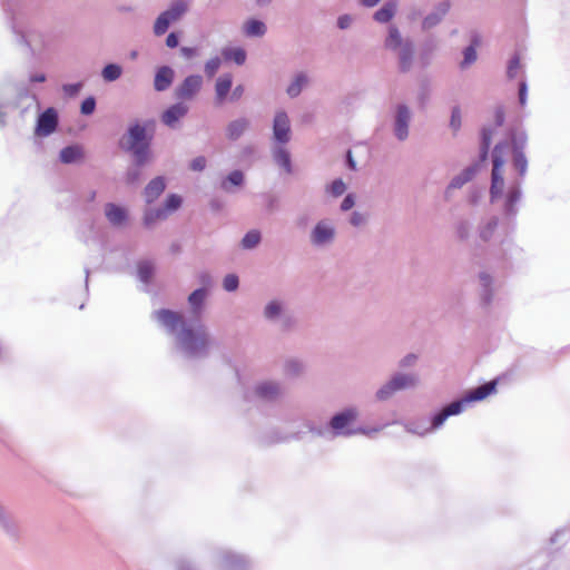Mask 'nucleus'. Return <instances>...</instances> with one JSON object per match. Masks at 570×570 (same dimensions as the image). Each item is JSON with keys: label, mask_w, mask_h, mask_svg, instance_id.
I'll list each match as a JSON object with an SVG mask.
<instances>
[{"label": "nucleus", "mask_w": 570, "mask_h": 570, "mask_svg": "<svg viewBox=\"0 0 570 570\" xmlns=\"http://www.w3.org/2000/svg\"><path fill=\"white\" fill-rule=\"evenodd\" d=\"M151 317L175 336L176 346L185 356L205 358L209 355L213 340L202 318H185L167 308L154 311Z\"/></svg>", "instance_id": "f257e3e1"}, {"label": "nucleus", "mask_w": 570, "mask_h": 570, "mask_svg": "<svg viewBox=\"0 0 570 570\" xmlns=\"http://www.w3.org/2000/svg\"><path fill=\"white\" fill-rule=\"evenodd\" d=\"M153 136L147 132V124L134 122L129 125L126 134L119 140V147L132 156V165L127 168L125 181L128 185H138L141 180V168L151 159Z\"/></svg>", "instance_id": "f03ea898"}, {"label": "nucleus", "mask_w": 570, "mask_h": 570, "mask_svg": "<svg viewBox=\"0 0 570 570\" xmlns=\"http://www.w3.org/2000/svg\"><path fill=\"white\" fill-rule=\"evenodd\" d=\"M6 10L11 12L12 30L17 35L18 42L27 46L33 53L35 50L21 29L41 16V2L39 0H10L6 4Z\"/></svg>", "instance_id": "7ed1b4c3"}, {"label": "nucleus", "mask_w": 570, "mask_h": 570, "mask_svg": "<svg viewBox=\"0 0 570 570\" xmlns=\"http://www.w3.org/2000/svg\"><path fill=\"white\" fill-rule=\"evenodd\" d=\"M384 47L396 53L400 72L406 73L411 70L415 53L414 42L411 38H403L395 24L389 26Z\"/></svg>", "instance_id": "20e7f679"}, {"label": "nucleus", "mask_w": 570, "mask_h": 570, "mask_svg": "<svg viewBox=\"0 0 570 570\" xmlns=\"http://www.w3.org/2000/svg\"><path fill=\"white\" fill-rule=\"evenodd\" d=\"M510 150V144L508 141L498 142L492 151V173H491V186H490V200L491 203L497 202L501 198L504 188V178L502 175V167L505 163V156Z\"/></svg>", "instance_id": "39448f33"}, {"label": "nucleus", "mask_w": 570, "mask_h": 570, "mask_svg": "<svg viewBox=\"0 0 570 570\" xmlns=\"http://www.w3.org/2000/svg\"><path fill=\"white\" fill-rule=\"evenodd\" d=\"M358 417V410L354 406L335 413L330 422L328 429L333 436H351L356 433H366L364 429H351L350 425Z\"/></svg>", "instance_id": "423d86ee"}, {"label": "nucleus", "mask_w": 570, "mask_h": 570, "mask_svg": "<svg viewBox=\"0 0 570 570\" xmlns=\"http://www.w3.org/2000/svg\"><path fill=\"white\" fill-rule=\"evenodd\" d=\"M392 131L396 140L403 142L410 136L413 111L406 102H397L391 109Z\"/></svg>", "instance_id": "0eeeda50"}, {"label": "nucleus", "mask_w": 570, "mask_h": 570, "mask_svg": "<svg viewBox=\"0 0 570 570\" xmlns=\"http://www.w3.org/2000/svg\"><path fill=\"white\" fill-rule=\"evenodd\" d=\"M189 4L186 0H173L165 11H163L154 22V33L163 36L171 23L179 21L188 11Z\"/></svg>", "instance_id": "6e6552de"}, {"label": "nucleus", "mask_w": 570, "mask_h": 570, "mask_svg": "<svg viewBox=\"0 0 570 570\" xmlns=\"http://www.w3.org/2000/svg\"><path fill=\"white\" fill-rule=\"evenodd\" d=\"M495 387L497 381L484 383L475 389L470 390L462 399L455 400L445 405L443 410L445 413H449V416L460 414L463 411L465 404L485 399L488 395L495 391Z\"/></svg>", "instance_id": "1a4fd4ad"}, {"label": "nucleus", "mask_w": 570, "mask_h": 570, "mask_svg": "<svg viewBox=\"0 0 570 570\" xmlns=\"http://www.w3.org/2000/svg\"><path fill=\"white\" fill-rule=\"evenodd\" d=\"M336 238L334 222L330 218L320 219L309 233V244L315 248H327Z\"/></svg>", "instance_id": "9d476101"}, {"label": "nucleus", "mask_w": 570, "mask_h": 570, "mask_svg": "<svg viewBox=\"0 0 570 570\" xmlns=\"http://www.w3.org/2000/svg\"><path fill=\"white\" fill-rule=\"evenodd\" d=\"M254 394L263 402L274 403L285 395V387L281 381L265 380L256 383Z\"/></svg>", "instance_id": "9b49d317"}, {"label": "nucleus", "mask_w": 570, "mask_h": 570, "mask_svg": "<svg viewBox=\"0 0 570 570\" xmlns=\"http://www.w3.org/2000/svg\"><path fill=\"white\" fill-rule=\"evenodd\" d=\"M292 137L291 120L285 110H277L273 119V139L277 145H286Z\"/></svg>", "instance_id": "f8f14e48"}, {"label": "nucleus", "mask_w": 570, "mask_h": 570, "mask_svg": "<svg viewBox=\"0 0 570 570\" xmlns=\"http://www.w3.org/2000/svg\"><path fill=\"white\" fill-rule=\"evenodd\" d=\"M203 87V77L190 75L175 89V98L179 100H191Z\"/></svg>", "instance_id": "ddd939ff"}, {"label": "nucleus", "mask_w": 570, "mask_h": 570, "mask_svg": "<svg viewBox=\"0 0 570 570\" xmlns=\"http://www.w3.org/2000/svg\"><path fill=\"white\" fill-rule=\"evenodd\" d=\"M482 166H483V164H481L480 161L476 160L473 164H471L470 166H468L466 168H464L460 174L455 175L451 179L450 184L448 185V187L445 189V198L450 199L452 190L460 189L465 184L471 181Z\"/></svg>", "instance_id": "4468645a"}, {"label": "nucleus", "mask_w": 570, "mask_h": 570, "mask_svg": "<svg viewBox=\"0 0 570 570\" xmlns=\"http://www.w3.org/2000/svg\"><path fill=\"white\" fill-rule=\"evenodd\" d=\"M450 9L451 3L449 1H441L436 3L433 10L423 18L421 29L423 31H428L439 26L446 17Z\"/></svg>", "instance_id": "2eb2a0df"}, {"label": "nucleus", "mask_w": 570, "mask_h": 570, "mask_svg": "<svg viewBox=\"0 0 570 570\" xmlns=\"http://www.w3.org/2000/svg\"><path fill=\"white\" fill-rule=\"evenodd\" d=\"M58 126V112L55 108H48L37 119L36 135L49 136Z\"/></svg>", "instance_id": "dca6fc26"}, {"label": "nucleus", "mask_w": 570, "mask_h": 570, "mask_svg": "<svg viewBox=\"0 0 570 570\" xmlns=\"http://www.w3.org/2000/svg\"><path fill=\"white\" fill-rule=\"evenodd\" d=\"M0 529L10 538L18 539L20 534L19 524L12 513L0 501Z\"/></svg>", "instance_id": "f3484780"}, {"label": "nucleus", "mask_w": 570, "mask_h": 570, "mask_svg": "<svg viewBox=\"0 0 570 570\" xmlns=\"http://www.w3.org/2000/svg\"><path fill=\"white\" fill-rule=\"evenodd\" d=\"M188 110V106L184 102H176L163 112L161 121L169 128H175L177 122L187 115Z\"/></svg>", "instance_id": "a211bd4d"}, {"label": "nucleus", "mask_w": 570, "mask_h": 570, "mask_svg": "<svg viewBox=\"0 0 570 570\" xmlns=\"http://www.w3.org/2000/svg\"><path fill=\"white\" fill-rule=\"evenodd\" d=\"M390 382L395 387L396 392L403 390L415 389L419 385V376L415 373L395 372Z\"/></svg>", "instance_id": "6ab92c4d"}, {"label": "nucleus", "mask_w": 570, "mask_h": 570, "mask_svg": "<svg viewBox=\"0 0 570 570\" xmlns=\"http://www.w3.org/2000/svg\"><path fill=\"white\" fill-rule=\"evenodd\" d=\"M207 296L208 291L205 288H197L189 294L187 299L191 313V316L189 318H202Z\"/></svg>", "instance_id": "aec40b11"}, {"label": "nucleus", "mask_w": 570, "mask_h": 570, "mask_svg": "<svg viewBox=\"0 0 570 570\" xmlns=\"http://www.w3.org/2000/svg\"><path fill=\"white\" fill-rule=\"evenodd\" d=\"M105 216L114 227L124 226L128 219L127 210L114 203H107L105 205Z\"/></svg>", "instance_id": "412c9836"}, {"label": "nucleus", "mask_w": 570, "mask_h": 570, "mask_svg": "<svg viewBox=\"0 0 570 570\" xmlns=\"http://www.w3.org/2000/svg\"><path fill=\"white\" fill-rule=\"evenodd\" d=\"M282 370L286 379L294 380L305 374L306 364L301 358L288 357L283 362Z\"/></svg>", "instance_id": "4be33fe9"}, {"label": "nucleus", "mask_w": 570, "mask_h": 570, "mask_svg": "<svg viewBox=\"0 0 570 570\" xmlns=\"http://www.w3.org/2000/svg\"><path fill=\"white\" fill-rule=\"evenodd\" d=\"M175 78V71L169 66H161L157 69L155 79H154V88L156 91H165L167 90Z\"/></svg>", "instance_id": "5701e85b"}, {"label": "nucleus", "mask_w": 570, "mask_h": 570, "mask_svg": "<svg viewBox=\"0 0 570 570\" xmlns=\"http://www.w3.org/2000/svg\"><path fill=\"white\" fill-rule=\"evenodd\" d=\"M250 121L246 117H239L229 121L226 126V138L232 141L238 140L249 128Z\"/></svg>", "instance_id": "b1692460"}, {"label": "nucleus", "mask_w": 570, "mask_h": 570, "mask_svg": "<svg viewBox=\"0 0 570 570\" xmlns=\"http://www.w3.org/2000/svg\"><path fill=\"white\" fill-rule=\"evenodd\" d=\"M166 189V181L163 176L151 179L144 189L147 204L154 203Z\"/></svg>", "instance_id": "393cba45"}, {"label": "nucleus", "mask_w": 570, "mask_h": 570, "mask_svg": "<svg viewBox=\"0 0 570 570\" xmlns=\"http://www.w3.org/2000/svg\"><path fill=\"white\" fill-rule=\"evenodd\" d=\"M522 196L520 183L514 184L510 187L505 203H504V214L508 217H514L518 214L517 204L520 202Z\"/></svg>", "instance_id": "a878e982"}, {"label": "nucleus", "mask_w": 570, "mask_h": 570, "mask_svg": "<svg viewBox=\"0 0 570 570\" xmlns=\"http://www.w3.org/2000/svg\"><path fill=\"white\" fill-rule=\"evenodd\" d=\"M285 145H276L272 150L273 160L276 165L285 170L287 174L293 173L292 159L289 151L284 147Z\"/></svg>", "instance_id": "bb28decb"}, {"label": "nucleus", "mask_w": 570, "mask_h": 570, "mask_svg": "<svg viewBox=\"0 0 570 570\" xmlns=\"http://www.w3.org/2000/svg\"><path fill=\"white\" fill-rule=\"evenodd\" d=\"M480 45V36L474 32L471 37L470 46L465 47L463 50V59L460 62V68L462 70L469 68L473 65L478 59L476 47Z\"/></svg>", "instance_id": "cd10ccee"}, {"label": "nucleus", "mask_w": 570, "mask_h": 570, "mask_svg": "<svg viewBox=\"0 0 570 570\" xmlns=\"http://www.w3.org/2000/svg\"><path fill=\"white\" fill-rule=\"evenodd\" d=\"M479 281L481 284V293L480 298L483 306H489L493 299V288L492 283L493 278L490 274L485 272H481L479 274Z\"/></svg>", "instance_id": "c85d7f7f"}, {"label": "nucleus", "mask_w": 570, "mask_h": 570, "mask_svg": "<svg viewBox=\"0 0 570 570\" xmlns=\"http://www.w3.org/2000/svg\"><path fill=\"white\" fill-rule=\"evenodd\" d=\"M397 10V2L395 0L385 1L384 4L374 12L373 19L379 23L390 22Z\"/></svg>", "instance_id": "c756f323"}, {"label": "nucleus", "mask_w": 570, "mask_h": 570, "mask_svg": "<svg viewBox=\"0 0 570 570\" xmlns=\"http://www.w3.org/2000/svg\"><path fill=\"white\" fill-rule=\"evenodd\" d=\"M285 313V304L279 299L269 301L263 311L265 320L269 322H277Z\"/></svg>", "instance_id": "7c9ffc66"}, {"label": "nucleus", "mask_w": 570, "mask_h": 570, "mask_svg": "<svg viewBox=\"0 0 570 570\" xmlns=\"http://www.w3.org/2000/svg\"><path fill=\"white\" fill-rule=\"evenodd\" d=\"M309 79L306 72H297L291 83L286 88V94L289 98H296L301 95L303 89L308 85Z\"/></svg>", "instance_id": "2f4dec72"}, {"label": "nucleus", "mask_w": 570, "mask_h": 570, "mask_svg": "<svg viewBox=\"0 0 570 570\" xmlns=\"http://www.w3.org/2000/svg\"><path fill=\"white\" fill-rule=\"evenodd\" d=\"M498 225L499 218L497 216H492L487 220L481 222L478 227V234L480 239L484 243L489 242L493 237L498 228Z\"/></svg>", "instance_id": "473e14b6"}, {"label": "nucleus", "mask_w": 570, "mask_h": 570, "mask_svg": "<svg viewBox=\"0 0 570 570\" xmlns=\"http://www.w3.org/2000/svg\"><path fill=\"white\" fill-rule=\"evenodd\" d=\"M233 85V76L230 73H224L216 80L215 83V91H216V100L217 102L222 104Z\"/></svg>", "instance_id": "72a5a7b5"}, {"label": "nucleus", "mask_w": 570, "mask_h": 570, "mask_svg": "<svg viewBox=\"0 0 570 570\" xmlns=\"http://www.w3.org/2000/svg\"><path fill=\"white\" fill-rule=\"evenodd\" d=\"M224 563L226 570H246L248 568L247 559L233 552H226L224 554Z\"/></svg>", "instance_id": "f704fd0d"}, {"label": "nucleus", "mask_w": 570, "mask_h": 570, "mask_svg": "<svg viewBox=\"0 0 570 570\" xmlns=\"http://www.w3.org/2000/svg\"><path fill=\"white\" fill-rule=\"evenodd\" d=\"M83 156L82 148L78 145H71L60 150L59 159L62 164H73Z\"/></svg>", "instance_id": "c9c22d12"}, {"label": "nucleus", "mask_w": 570, "mask_h": 570, "mask_svg": "<svg viewBox=\"0 0 570 570\" xmlns=\"http://www.w3.org/2000/svg\"><path fill=\"white\" fill-rule=\"evenodd\" d=\"M493 129L490 127H483L481 130V142H480V154L479 160L481 164H484L489 156L490 145L492 140Z\"/></svg>", "instance_id": "e433bc0d"}, {"label": "nucleus", "mask_w": 570, "mask_h": 570, "mask_svg": "<svg viewBox=\"0 0 570 570\" xmlns=\"http://www.w3.org/2000/svg\"><path fill=\"white\" fill-rule=\"evenodd\" d=\"M245 181V176L242 170H233L227 175L225 179H223L220 184V188L226 193H232V186L240 187Z\"/></svg>", "instance_id": "4c0bfd02"}, {"label": "nucleus", "mask_w": 570, "mask_h": 570, "mask_svg": "<svg viewBox=\"0 0 570 570\" xmlns=\"http://www.w3.org/2000/svg\"><path fill=\"white\" fill-rule=\"evenodd\" d=\"M168 217L167 210L163 206L157 208H148L144 215V225L151 227L157 220H164Z\"/></svg>", "instance_id": "58836bf2"}, {"label": "nucleus", "mask_w": 570, "mask_h": 570, "mask_svg": "<svg viewBox=\"0 0 570 570\" xmlns=\"http://www.w3.org/2000/svg\"><path fill=\"white\" fill-rule=\"evenodd\" d=\"M244 31L248 37H263L267 31V27L262 20L249 19L244 26Z\"/></svg>", "instance_id": "ea45409f"}, {"label": "nucleus", "mask_w": 570, "mask_h": 570, "mask_svg": "<svg viewBox=\"0 0 570 570\" xmlns=\"http://www.w3.org/2000/svg\"><path fill=\"white\" fill-rule=\"evenodd\" d=\"M512 156L513 167L518 170L520 177H524L528 169V160L524 155V151H522V146H518L513 150Z\"/></svg>", "instance_id": "a19ab883"}, {"label": "nucleus", "mask_w": 570, "mask_h": 570, "mask_svg": "<svg viewBox=\"0 0 570 570\" xmlns=\"http://www.w3.org/2000/svg\"><path fill=\"white\" fill-rule=\"evenodd\" d=\"M222 55L225 60L234 61L238 66L246 61V51L243 48H224Z\"/></svg>", "instance_id": "79ce46f5"}, {"label": "nucleus", "mask_w": 570, "mask_h": 570, "mask_svg": "<svg viewBox=\"0 0 570 570\" xmlns=\"http://www.w3.org/2000/svg\"><path fill=\"white\" fill-rule=\"evenodd\" d=\"M155 272V266L150 261H141L138 263V278L145 284H149Z\"/></svg>", "instance_id": "37998d69"}, {"label": "nucleus", "mask_w": 570, "mask_h": 570, "mask_svg": "<svg viewBox=\"0 0 570 570\" xmlns=\"http://www.w3.org/2000/svg\"><path fill=\"white\" fill-rule=\"evenodd\" d=\"M122 68L118 63H108L101 70V76L105 81L112 82L120 78Z\"/></svg>", "instance_id": "c03bdc74"}, {"label": "nucleus", "mask_w": 570, "mask_h": 570, "mask_svg": "<svg viewBox=\"0 0 570 570\" xmlns=\"http://www.w3.org/2000/svg\"><path fill=\"white\" fill-rule=\"evenodd\" d=\"M262 240L261 232L257 229H252L247 232L242 238L240 245L244 249H254L258 246Z\"/></svg>", "instance_id": "a18cd8bd"}, {"label": "nucleus", "mask_w": 570, "mask_h": 570, "mask_svg": "<svg viewBox=\"0 0 570 570\" xmlns=\"http://www.w3.org/2000/svg\"><path fill=\"white\" fill-rule=\"evenodd\" d=\"M395 393L397 392L389 380L377 389L375 392V400L379 402H385L392 399Z\"/></svg>", "instance_id": "49530a36"}, {"label": "nucleus", "mask_w": 570, "mask_h": 570, "mask_svg": "<svg viewBox=\"0 0 570 570\" xmlns=\"http://www.w3.org/2000/svg\"><path fill=\"white\" fill-rule=\"evenodd\" d=\"M471 223L468 219H460L455 224V234L460 240H468L471 233Z\"/></svg>", "instance_id": "de8ad7c7"}, {"label": "nucleus", "mask_w": 570, "mask_h": 570, "mask_svg": "<svg viewBox=\"0 0 570 570\" xmlns=\"http://www.w3.org/2000/svg\"><path fill=\"white\" fill-rule=\"evenodd\" d=\"M449 126L452 129L454 135H456V132L460 130V128L462 126V115H461V109L459 106H454L452 108Z\"/></svg>", "instance_id": "09e8293b"}, {"label": "nucleus", "mask_w": 570, "mask_h": 570, "mask_svg": "<svg viewBox=\"0 0 570 570\" xmlns=\"http://www.w3.org/2000/svg\"><path fill=\"white\" fill-rule=\"evenodd\" d=\"M183 199L177 194H170L163 205V208L167 210V214L176 212L181 206Z\"/></svg>", "instance_id": "8fccbe9b"}, {"label": "nucleus", "mask_w": 570, "mask_h": 570, "mask_svg": "<svg viewBox=\"0 0 570 570\" xmlns=\"http://www.w3.org/2000/svg\"><path fill=\"white\" fill-rule=\"evenodd\" d=\"M346 190V185L345 183L343 181V179L341 178H337V179H334L328 186H327V191L333 196V197H338L341 195H343Z\"/></svg>", "instance_id": "3c124183"}, {"label": "nucleus", "mask_w": 570, "mask_h": 570, "mask_svg": "<svg viewBox=\"0 0 570 570\" xmlns=\"http://www.w3.org/2000/svg\"><path fill=\"white\" fill-rule=\"evenodd\" d=\"M239 286V278L236 274H227L223 279V287L226 292H235Z\"/></svg>", "instance_id": "603ef678"}, {"label": "nucleus", "mask_w": 570, "mask_h": 570, "mask_svg": "<svg viewBox=\"0 0 570 570\" xmlns=\"http://www.w3.org/2000/svg\"><path fill=\"white\" fill-rule=\"evenodd\" d=\"M448 417H449V413H445L444 410L442 409L441 411H439L438 413H435L433 415L431 425L429 428H426V431L431 432V431L442 426Z\"/></svg>", "instance_id": "864d4df0"}, {"label": "nucleus", "mask_w": 570, "mask_h": 570, "mask_svg": "<svg viewBox=\"0 0 570 570\" xmlns=\"http://www.w3.org/2000/svg\"><path fill=\"white\" fill-rule=\"evenodd\" d=\"M222 65V60L219 57H214V58H210L206 63H205V73L207 77H213L217 70L219 69Z\"/></svg>", "instance_id": "5fc2aeb1"}, {"label": "nucleus", "mask_w": 570, "mask_h": 570, "mask_svg": "<svg viewBox=\"0 0 570 570\" xmlns=\"http://www.w3.org/2000/svg\"><path fill=\"white\" fill-rule=\"evenodd\" d=\"M520 68V57L514 55L510 58L507 69V76L509 79L515 78L518 70Z\"/></svg>", "instance_id": "6e6d98bb"}, {"label": "nucleus", "mask_w": 570, "mask_h": 570, "mask_svg": "<svg viewBox=\"0 0 570 570\" xmlns=\"http://www.w3.org/2000/svg\"><path fill=\"white\" fill-rule=\"evenodd\" d=\"M95 109H96V99H95V97H92V96L87 97L81 102L80 112L82 115L89 116V115L94 114Z\"/></svg>", "instance_id": "4d7b16f0"}, {"label": "nucleus", "mask_w": 570, "mask_h": 570, "mask_svg": "<svg viewBox=\"0 0 570 570\" xmlns=\"http://www.w3.org/2000/svg\"><path fill=\"white\" fill-rule=\"evenodd\" d=\"M367 223V215L361 212H353L350 217V224L354 227H362Z\"/></svg>", "instance_id": "13d9d810"}, {"label": "nucleus", "mask_w": 570, "mask_h": 570, "mask_svg": "<svg viewBox=\"0 0 570 570\" xmlns=\"http://www.w3.org/2000/svg\"><path fill=\"white\" fill-rule=\"evenodd\" d=\"M277 322L282 331H291L295 325L294 317L287 312Z\"/></svg>", "instance_id": "bf43d9fd"}, {"label": "nucleus", "mask_w": 570, "mask_h": 570, "mask_svg": "<svg viewBox=\"0 0 570 570\" xmlns=\"http://www.w3.org/2000/svg\"><path fill=\"white\" fill-rule=\"evenodd\" d=\"M197 279H198V283L202 285L200 288H205L209 292V288L214 284L212 275L208 272H200L197 275Z\"/></svg>", "instance_id": "052dcab7"}, {"label": "nucleus", "mask_w": 570, "mask_h": 570, "mask_svg": "<svg viewBox=\"0 0 570 570\" xmlns=\"http://www.w3.org/2000/svg\"><path fill=\"white\" fill-rule=\"evenodd\" d=\"M82 82L77 83H66L62 86V90L65 95L69 97H75L79 94V91L82 89Z\"/></svg>", "instance_id": "680f3d73"}, {"label": "nucleus", "mask_w": 570, "mask_h": 570, "mask_svg": "<svg viewBox=\"0 0 570 570\" xmlns=\"http://www.w3.org/2000/svg\"><path fill=\"white\" fill-rule=\"evenodd\" d=\"M206 158L204 156H198L190 161L189 168L193 171H203L206 168Z\"/></svg>", "instance_id": "e2e57ef3"}, {"label": "nucleus", "mask_w": 570, "mask_h": 570, "mask_svg": "<svg viewBox=\"0 0 570 570\" xmlns=\"http://www.w3.org/2000/svg\"><path fill=\"white\" fill-rule=\"evenodd\" d=\"M430 100V90L426 85H422L417 92V102L420 107H424L426 102Z\"/></svg>", "instance_id": "0e129e2a"}, {"label": "nucleus", "mask_w": 570, "mask_h": 570, "mask_svg": "<svg viewBox=\"0 0 570 570\" xmlns=\"http://www.w3.org/2000/svg\"><path fill=\"white\" fill-rule=\"evenodd\" d=\"M416 361H417V355L410 353L400 360L399 366L402 368L411 367V366L415 365Z\"/></svg>", "instance_id": "69168bd1"}, {"label": "nucleus", "mask_w": 570, "mask_h": 570, "mask_svg": "<svg viewBox=\"0 0 570 570\" xmlns=\"http://www.w3.org/2000/svg\"><path fill=\"white\" fill-rule=\"evenodd\" d=\"M355 205V196L353 194H347L341 203V210L347 212Z\"/></svg>", "instance_id": "338daca9"}, {"label": "nucleus", "mask_w": 570, "mask_h": 570, "mask_svg": "<svg viewBox=\"0 0 570 570\" xmlns=\"http://www.w3.org/2000/svg\"><path fill=\"white\" fill-rule=\"evenodd\" d=\"M352 17L350 14H342L337 18V27L342 30H345L352 24Z\"/></svg>", "instance_id": "774afa93"}]
</instances>
